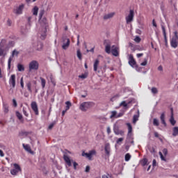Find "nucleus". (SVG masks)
<instances>
[{"instance_id":"obj_45","label":"nucleus","mask_w":178,"mask_h":178,"mask_svg":"<svg viewBox=\"0 0 178 178\" xmlns=\"http://www.w3.org/2000/svg\"><path fill=\"white\" fill-rule=\"evenodd\" d=\"M88 76V74H82L81 75L79 76V79H87Z\"/></svg>"},{"instance_id":"obj_21","label":"nucleus","mask_w":178,"mask_h":178,"mask_svg":"<svg viewBox=\"0 0 178 178\" xmlns=\"http://www.w3.org/2000/svg\"><path fill=\"white\" fill-rule=\"evenodd\" d=\"M141 166H147L148 165V159L144 158L140 161Z\"/></svg>"},{"instance_id":"obj_27","label":"nucleus","mask_w":178,"mask_h":178,"mask_svg":"<svg viewBox=\"0 0 178 178\" xmlns=\"http://www.w3.org/2000/svg\"><path fill=\"white\" fill-rule=\"evenodd\" d=\"M40 80L41 81L42 88H45V85L47 84V81H45V79H44L42 77H40Z\"/></svg>"},{"instance_id":"obj_20","label":"nucleus","mask_w":178,"mask_h":178,"mask_svg":"<svg viewBox=\"0 0 178 178\" xmlns=\"http://www.w3.org/2000/svg\"><path fill=\"white\" fill-rule=\"evenodd\" d=\"M104 151L106 155H109L111 152V145H109V143L105 145Z\"/></svg>"},{"instance_id":"obj_34","label":"nucleus","mask_w":178,"mask_h":178,"mask_svg":"<svg viewBox=\"0 0 178 178\" xmlns=\"http://www.w3.org/2000/svg\"><path fill=\"white\" fill-rule=\"evenodd\" d=\"M65 105V111H69L70 109V106H72V103L70 102H66Z\"/></svg>"},{"instance_id":"obj_30","label":"nucleus","mask_w":178,"mask_h":178,"mask_svg":"<svg viewBox=\"0 0 178 178\" xmlns=\"http://www.w3.org/2000/svg\"><path fill=\"white\" fill-rule=\"evenodd\" d=\"M18 72H24V65L22 64L17 65Z\"/></svg>"},{"instance_id":"obj_3","label":"nucleus","mask_w":178,"mask_h":178,"mask_svg":"<svg viewBox=\"0 0 178 178\" xmlns=\"http://www.w3.org/2000/svg\"><path fill=\"white\" fill-rule=\"evenodd\" d=\"M26 87L29 92H33V88H34L35 90L37 89V81H33L32 82L29 81L26 83Z\"/></svg>"},{"instance_id":"obj_63","label":"nucleus","mask_w":178,"mask_h":178,"mask_svg":"<svg viewBox=\"0 0 178 178\" xmlns=\"http://www.w3.org/2000/svg\"><path fill=\"white\" fill-rule=\"evenodd\" d=\"M24 134H26V132H24V131H21L19 133V137H21V136H24Z\"/></svg>"},{"instance_id":"obj_60","label":"nucleus","mask_w":178,"mask_h":178,"mask_svg":"<svg viewBox=\"0 0 178 178\" xmlns=\"http://www.w3.org/2000/svg\"><path fill=\"white\" fill-rule=\"evenodd\" d=\"M85 172H86L87 173H88V172H90V165L86 166Z\"/></svg>"},{"instance_id":"obj_17","label":"nucleus","mask_w":178,"mask_h":178,"mask_svg":"<svg viewBox=\"0 0 178 178\" xmlns=\"http://www.w3.org/2000/svg\"><path fill=\"white\" fill-rule=\"evenodd\" d=\"M63 159H64L65 163H67V165L68 166H72V160H70V158H69V156L64 154Z\"/></svg>"},{"instance_id":"obj_25","label":"nucleus","mask_w":178,"mask_h":178,"mask_svg":"<svg viewBox=\"0 0 178 178\" xmlns=\"http://www.w3.org/2000/svg\"><path fill=\"white\" fill-rule=\"evenodd\" d=\"M32 13L33 16H37L38 15V7L37 6H35L32 9Z\"/></svg>"},{"instance_id":"obj_51","label":"nucleus","mask_w":178,"mask_h":178,"mask_svg":"<svg viewBox=\"0 0 178 178\" xmlns=\"http://www.w3.org/2000/svg\"><path fill=\"white\" fill-rule=\"evenodd\" d=\"M162 152H163V155H164L165 156H166V155H168V149L164 148V149L162 150Z\"/></svg>"},{"instance_id":"obj_50","label":"nucleus","mask_w":178,"mask_h":178,"mask_svg":"<svg viewBox=\"0 0 178 178\" xmlns=\"http://www.w3.org/2000/svg\"><path fill=\"white\" fill-rule=\"evenodd\" d=\"M114 133L118 136L120 134V136H123L124 134V132L123 131H120L119 132H117L116 131H114Z\"/></svg>"},{"instance_id":"obj_32","label":"nucleus","mask_w":178,"mask_h":178,"mask_svg":"<svg viewBox=\"0 0 178 178\" xmlns=\"http://www.w3.org/2000/svg\"><path fill=\"white\" fill-rule=\"evenodd\" d=\"M112 51H111V44H108L106 47H105V52H106V54H111Z\"/></svg>"},{"instance_id":"obj_54","label":"nucleus","mask_w":178,"mask_h":178,"mask_svg":"<svg viewBox=\"0 0 178 178\" xmlns=\"http://www.w3.org/2000/svg\"><path fill=\"white\" fill-rule=\"evenodd\" d=\"M74 169L76 170L77 169V166H79V163H76V161L73 162Z\"/></svg>"},{"instance_id":"obj_9","label":"nucleus","mask_w":178,"mask_h":178,"mask_svg":"<svg viewBox=\"0 0 178 178\" xmlns=\"http://www.w3.org/2000/svg\"><path fill=\"white\" fill-rule=\"evenodd\" d=\"M9 84L12 86L13 88L16 87V75L12 74L9 79Z\"/></svg>"},{"instance_id":"obj_48","label":"nucleus","mask_w":178,"mask_h":178,"mask_svg":"<svg viewBox=\"0 0 178 178\" xmlns=\"http://www.w3.org/2000/svg\"><path fill=\"white\" fill-rule=\"evenodd\" d=\"M20 84H21V88L22 89L24 88V81H23V77H22L20 79Z\"/></svg>"},{"instance_id":"obj_1","label":"nucleus","mask_w":178,"mask_h":178,"mask_svg":"<svg viewBox=\"0 0 178 178\" xmlns=\"http://www.w3.org/2000/svg\"><path fill=\"white\" fill-rule=\"evenodd\" d=\"M178 33L177 31L174 32V35L170 40V45L172 48H177L178 47Z\"/></svg>"},{"instance_id":"obj_42","label":"nucleus","mask_w":178,"mask_h":178,"mask_svg":"<svg viewBox=\"0 0 178 178\" xmlns=\"http://www.w3.org/2000/svg\"><path fill=\"white\" fill-rule=\"evenodd\" d=\"M134 42H137L138 44L139 42H141V38H140V36H136L135 39H134Z\"/></svg>"},{"instance_id":"obj_2","label":"nucleus","mask_w":178,"mask_h":178,"mask_svg":"<svg viewBox=\"0 0 178 178\" xmlns=\"http://www.w3.org/2000/svg\"><path fill=\"white\" fill-rule=\"evenodd\" d=\"M38 67H40V63L37 60H32L29 65V71L31 70H38Z\"/></svg>"},{"instance_id":"obj_47","label":"nucleus","mask_w":178,"mask_h":178,"mask_svg":"<svg viewBox=\"0 0 178 178\" xmlns=\"http://www.w3.org/2000/svg\"><path fill=\"white\" fill-rule=\"evenodd\" d=\"M147 63H148V60L147 58H145L144 62H143L140 65L141 66H147Z\"/></svg>"},{"instance_id":"obj_23","label":"nucleus","mask_w":178,"mask_h":178,"mask_svg":"<svg viewBox=\"0 0 178 178\" xmlns=\"http://www.w3.org/2000/svg\"><path fill=\"white\" fill-rule=\"evenodd\" d=\"M115 16V13H111L108 14H106L104 16V20H108V19H112Z\"/></svg>"},{"instance_id":"obj_12","label":"nucleus","mask_w":178,"mask_h":178,"mask_svg":"<svg viewBox=\"0 0 178 178\" xmlns=\"http://www.w3.org/2000/svg\"><path fill=\"white\" fill-rule=\"evenodd\" d=\"M15 55H16V56L19 55V51L14 50L13 51V56L9 58L8 62V68L9 70H10V63H12V60H13V56H15Z\"/></svg>"},{"instance_id":"obj_14","label":"nucleus","mask_w":178,"mask_h":178,"mask_svg":"<svg viewBox=\"0 0 178 178\" xmlns=\"http://www.w3.org/2000/svg\"><path fill=\"white\" fill-rule=\"evenodd\" d=\"M70 45V39H64L63 44L62 46L63 49H67Z\"/></svg>"},{"instance_id":"obj_62","label":"nucleus","mask_w":178,"mask_h":178,"mask_svg":"<svg viewBox=\"0 0 178 178\" xmlns=\"http://www.w3.org/2000/svg\"><path fill=\"white\" fill-rule=\"evenodd\" d=\"M111 127H107V134H111Z\"/></svg>"},{"instance_id":"obj_8","label":"nucleus","mask_w":178,"mask_h":178,"mask_svg":"<svg viewBox=\"0 0 178 178\" xmlns=\"http://www.w3.org/2000/svg\"><path fill=\"white\" fill-rule=\"evenodd\" d=\"M24 6H26L25 4H20L18 7L16 8V9L13 10V12L15 15H22L23 10H24Z\"/></svg>"},{"instance_id":"obj_26","label":"nucleus","mask_w":178,"mask_h":178,"mask_svg":"<svg viewBox=\"0 0 178 178\" xmlns=\"http://www.w3.org/2000/svg\"><path fill=\"white\" fill-rule=\"evenodd\" d=\"M3 109L4 113H8L9 112V105L8 104H3Z\"/></svg>"},{"instance_id":"obj_18","label":"nucleus","mask_w":178,"mask_h":178,"mask_svg":"<svg viewBox=\"0 0 178 178\" xmlns=\"http://www.w3.org/2000/svg\"><path fill=\"white\" fill-rule=\"evenodd\" d=\"M99 65V60L96 59L95 60L94 64H93V70H94V72H97V70H98V66Z\"/></svg>"},{"instance_id":"obj_64","label":"nucleus","mask_w":178,"mask_h":178,"mask_svg":"<svg viewBox=\"0 0 178 178\" xmlns=\"http://www.w3.org/2000/svg\"><path fill=\"white\" fill-rule=\"evenodd\" d=\"M152 24H153L154 27H156L157 26L156 22H155V19L152 20Z\"/></svg>"},{"instance_id":"obj_40","label":"nucleus","mask_w":178,"mask_h":178,"mask_svg":"<svg viewBox=\"0 0 178 178\" xmlns=\"http://www.w3.org/2000/svg\"><path fill=\"white\" fill-rule=\"evenodd\" d=\"M138 120V115H134L133 117V123L136 124L137 123V121Z\"/></svg>"},{"instance_id":"obj_33","label":"nucleus","mask_w":178,"mask_h":178,"mask_svg":"<svg viewBox=\"0 0 178 178\" xmlns=\"http://www.w3.org/2000/svg\"><path fill=\"white\" fill-rule=\"evenodd\" d=\"M159 155L160 156L161 161H163L164 162H168V160L165 156H163V154H162L161 152H159Z\"/></svg>"},{"instance_id":"obj_4","label":"nucleus","mask_w":178,"mask_h":178,"mask_svg":"<svg viewBox=\"0 0 178 178\" xmlns=\"http://www.w3.org/2000/svg\"><path fill=\"white\" fill-rule=\"evenodd\" d=\"M92 105H94L93 102H83L80 105L79 108L81 111L86 112L88 109H89V108L92 106Z\"/></svg>"},{"instance_id":"obj_59","label":"nucleus","mask_w":178,"mask_h":178,"mask_svg":"<svg viewBox=\"0 0 178 178\" xmlns=\"http://www.w3.org/2000/svg\"><path fill=\"white\" fill-rule=\"evenodd\" d=\"M152 166H153V168H155V166H156V160H155V159L153 160Z\"/></svg>"},{"instance_id":"obj_28","label":"nucleus","mask_w":178,"mask_h":178,"mask_svg":"<svg viewBox=\"0 0 178 178\" xmlns=\"http://www.w3.org/2000/svg\"><path fill=\"white\" fill-rule=\"evenodd\" d=\"M111 114L110 119H113V118L116 119V116H118V112L116 111H111Z\"/></svg>"},{"instance_id":"obj_38","label":"nucleus","mask_w":178,"mask_h":178,"mask_svg":"<svg viewBox=\"0 0 178 178\" xmlns=\"http://www.w3.org/2000/svg\"><path fill=\"white\" fill-rule=\"evenodd\" d=\"M44 13H45V11L44 10H42L40 11L39 20H41L42 19V16H44Z\"/></svg>"},{"instance_id":"obj_16","label":"nucleus","mask_w":178,"mask_h":178,"mask_svg":"<svg viewBox=\"0 0 178 178\" xmlns=\"http://www.w3.org/2000/svg\"><path fill=\"white\" fill-rule=\"evenodd\" d=\"M161 30L163 31V35L164 37V41L165 44H168V37L166 36V29L165 28V26L163 24H161Z\"/></svg>"},{"instance_id":"obj_22","label":"nucleus","mask_w":178,"mask_h":178,"mask_svg":"<svg viewBox=\"0 0 178 178\" xmlns=\"http://www.w3.org/2000/svg\"><path fill=\"white\" fill-rule=\"evenodd\" d=\"M160 120H161L162 124H163V126H165V127H166L167 124H166V121H165V113H163L161 115Z\"/></svg>"},{"instance_id":"obj_57","label":"nucleus","mask_w":178,"mask_h":178,"mask_svg":"<svg viewBox=\"0 0 178 178\" xmlns=\"http://www.w3.org/2000/svg\"><path fill=\"white\" fill-rule=\"evenodd\" d=\"M124 115V113H118L116 116V119H118V118H122V116H123Z\"/></svg>"},{"instance_id":"obj_35","label":"nucleus","mask_w":178,"mask_h":178,"mask_svg":"<svg viewBox=\"0 0 178 178\" xmlns=\"http://www.w3.org/2000/svg\"><path fill=\"white\" fill-rule=\"evenodd\" d=\"M130 159H131V155L130 154V153L126 154H125V161L129 162V161H130Z\"/></svg>"},{"instance_id":"obj_39","label":"nucleus","mask_w":178,"mask_h":178,"mask_svg":"<svg viewBox=\"0 0 178 178\" xmlns=\"http://www.w3.org/2000/svg\"><path fill=\"white\" fill-rule=\"evenodd\" d=\"M153 124L154 126H159V120H158V119L156 118H154L153 120Z\"/></svg>"},{"instance_id":"obj_41","label":"nucleus","mask_w":178,"mask_h":178,"mask_svg":"<svg viewBox=\"0 0 178 178\" xmlns=\"http://www.w3.org/2000/svg\"><path fill=\"white\" fill-rule=\"evenodd\" d=\"M77 57L79 58V60H81L82 57H81V52L80 51V49L77 50Z\"/></svg>"},{"instance_id":"obj_5","label":"nucleus","mask_w":178,"mask_h":178,"mask_svg":"<svg viewBox=\"0 0 178 178\" xmlns=\"http://www.w3.org/2000/svg\"><path fill=\"white\" fill-rule=\"evenodd\" d=\"M93 155H97V151H95V149L90 150L88 153H86L84 152H82V156H86V158H88L89 161L92 159Z\"/></svg>"},{"instance_id":"obj_10","label":"nucleus","mask_w":178,"mask_h":178,"mask_svg":"<svg viewBox=\"0 0 178 178\" xmlns=\"http://www.w3.org/2000/svg\"><path fill=\"white\" fill-rule=\"evenodd\" d=\"M31 106L32 111L35 112V115H39L38 105H37V102H32L31 104Z\"/></svg>"},{"instance_id":"obj_7","label":"nucleus","mask_w":178,"mask_h":178,"mask_svg":"<svg viewBox=\"0 0 178 178\" xmlns=\"http://www.w3.org/2000/svg\"><path fill=\"white\" fill-rule=\"evenodd\" d=\"M19 172H22V168L17 163L14 164V168L10 170L11 175L13 176H16Z\"/></svg>"},{"instance_id":"obj_44","label":"nucleus","mask_w":178,"mask_h":178,"mask_svg":"<svg viewBox=\"0 0 178 178\" xmlns=\"http://www.w3.org/2000/svg\"><path fill=\"white\" fill-rule=\"evenodd\" d=\"M22 112H23L24 116H26V118H29V113H27L26 108H24V107L23 108Z\"/></svg>"},{"instance_id":"obj_29","label":"nucleus","mask_w":178,"mask_h":178,"mask_svg":"<svg viewBox=\"0 0 178 178\" xmlns=\"http://www.w3.org/2000/svg\"><path fill=\"white\" fill-rule=\"evenodd\" d=\"M45 37H47V28H44L43 33H41L42 40H45Z\"/></svg>"},{"instance_id":"obj_43","label":"nucleus","mask_w":178,"mask_h":178,"mask_svg":"<svg viewBox=\"0 0 178 178\" xmlns=\"http://www.w3.org/2000/svg\"><path fill=\"white\" fill-rule=\"evenodd\" d=\"M5 42H6L5 40H1V42H0V48L3 49V47L5 46Z\"/></svg>"},{"instance_id":"obj_49","label":"nucleus","mask_w":178,"mask_h":178,"mask_svg":"<svg viewBox=\"0 0 178 178\" xmlns=\"http://www.w3.org/2000/svg\"><path fill=\"white\" fill-rule=\"evenodd\" d=\"M50 80H51V83L54 86H56V82H55V80L54 79V78L52 77V76H50Z\"/></svg>"},{"instance_id":"obj_19","label":"nucleus","mask_w":178,"mask_h":178,"mask_svg":"<svg viewBox=\"0 0 178 178\" xmlns=\"http://www.w3.org/2000/svg\"><path fill=\"white\" fill-rule=\"evenodd\" d=\"M170 122L172 126L176 124V120H175V118H173V108H171V117L170 119Z\"/></svg>"},{"instance_id":"obj_46","label":"nucleus","mask_w":178,"mask_h":178,"mask_svg":"<svg viewBox=\"0 0 178 178\" xmlns=\"http://www.w3.org/2000/svg\"><path fill=\"white\" fill-rule=\"evenodd\" d=\"M151 91L152 94H158V89L156 88H152Z\"/></svg>"},{"instance_id":"obj_58","label":"nucleus","mask_w":178,"mask_h":178,"mask_svg":"<svg viewBox=\"0 0 178 178\" xmlns=\"http://www.w3.org/2000/svg\"><path fill=\"white\" fill-rule=\"evenodd\" d=\"M7 24H8V26H12V20H10V19H8L7 20Z\"/></svg>"},{"instance_id":"obj_11","label":"nucleus","mask_w":178,"mask_h":178,"mask_svg":"<svg viewBox=\"0 0 178 178\" xmlns=\"http://www.w3.org/2000/svg\"><path fill=\"white\" fill-rule=\"evenodd\" d=\"M129 65L131 66V67H134V66L137 65V63L133 56V54H131L129 58Z\"/></svg>"},{"instance_id":"obj_61","label":"nucleus","mask_w":178,"mask_h":178,"mask_svg":"<svg viewBox=\"0 0 178 178\" xmlns=\"http://www.w3.org/2000/svg\"><path fill=\"white\" fill-rule=\"evenodd\" d=\"M158 70H159V72H162V70H163V67H162V65L159 66Z\"/></svg>"},{"instance_id":"obj_31","label":"nucleus","mask_w":178,"mask_h":178,"mask_svg":"<svg viewBox=\"0 0 178 178\" xmlns=\"http://www.w3.org/2000/svg\"><path fill=\"white\" fill-rule=\"evenodd\" d=\"M172 136H173L174 137H176V136H178V127H175L173 128Z\"/></svg>"},{"instance_id":"obj_55","label":"nucleus","mask_w":178,"mask_h":178,"mask_svg":"<svg viewBox=\"0 0 178 178\" xmlns=\"http://www.w3.org/2000/svg\"><path fill=\"white\" fill-rule=\"evenodd\" d=\"M124 138H120L117 140L116 143L117 144H120L122 141H123Z\"/></svg>"},{"instance_id":"obj_37","label":"nucleus","mask_w":178,"mask_h":178,"mask_svg":"<svg viewBox=\"0 0 178 178\" xmlns=\"http://www.w3.org/2000/svg\"><path fill=\"white\" fill-rule=\"evenodd\" d=\"M120 106H124V108H125V109H128L129 107H127V103H126V101H123L120 103Z\"/></svg>"},{"instance_id":"obj_53","label":"nucleus","mask_w":178,"mask_h":178,"mask_svg":"<svg viewBox=\"0 0 178 178\" xmlns=\"http://www.w3.org/2000/svg\"><path fill=\"white\" fill-rule=\"evenodd\" d=\"M13 105L16 108L17 106V102H16V99H13Z\"/></svg>"},{"instance_id":"obj_36","label":"nucleus","mask_w":178,"mask_h":178,"mask_svg":"<svg viewBox=\"0 0 178 178\" xmlns=\"http://www.w3.org/2000/svg\"><path fill=\"white\" fill-rule=\"evenodd\" d=\"M16 116H17V118H18L19 120H23V115L19 111L16 112Z\"/></svg>"},{"instance_id":"obj_52","label":"nucleus","mask_w":178,"mask_h":178,"mask_svg":"<svg viewBox=\"0 0 178 178\" xmlns=\"http://www.w3.org/2000/svg\"><path fill=\"white\" fill-rule=\"evenodd\" d=\"M149 151L151 152V154H155V147L149 148Z\"/></svg>"},{"instance_id":"obj_15","label":"nucleus","mask_w":178,"mask_h":178,"mask_svg":"<svg viewBox=\"0 0 178 178\" xmlns=\"http://www.w3.org/2000/svg\"><path fill=\"white\" fill-rule=\"evenodd\" d=\"M22 147L24 148V149H25V151H26V152H29V154H33V150H31V147H30V145L29 144H22Z\"/></svg>"},{"instance_id":"obj_13","label":"nucleus","mask_w":178,"mask_h":178,"mask_svg":"<svg viewBox=\"0 0 178 178\" xmlns=\"http://www.w3.org/2000/svg\"><path fill=\"white\" fill-rule=\"evenodd\" d=\"M111 54L113 56H118L119 55V47L113 45L111 47Z\"/></svg>"},{"instance_id":"obj_24","label":"nucleus","mask_w":178,"mask_h":178,"mask_svg":"<svg viewBox=\"0 0 178 178\" xmlns=\"http://www.w3.org/2000/svg\"><path fill=\"white\" fill-rule=\"evenodd\" d=\"M127 126L128 127V136H131V133L133 132V127L130 123H127Z\"/></svg>"},{"instance_id":"obj_56","label":"nucleus","mask_w":178,"mask_h":178,"mask_svg":"<svg viewBox=\"0 0 178 178\" xmlns=\"http://www.w3.org/2000/svg\"><path fill=\"white\" fill-rule=\"evenodd\" d=\"M3 52H5V50H3L2 48H0V56H3Z\"/></svg>"},{"instance_id":"obj_6","label":"nucleus","mask_w":178,"mask_h":178,"mask_svg":"<svg viewBox=\"0 0 178 178\" xmlns=\"http://www.w3.org/2000/svg\"><path fill=\"white\" fill-rule=\"evenodd\" d=\"M134 19V10H130L129 14L125 17L127 24H129Z\"/></svg>"}]
</instances>
